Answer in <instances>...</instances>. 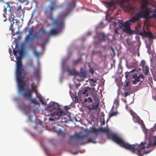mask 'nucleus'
Here are the masks:
<instances>
[{
  "mask_svg": "<svg viewBox=\"0 0 156 156\" xmlns=\"http://www.w3.org/2000/svg\"><path fill=\"white\" fill-rule=\"evenodd\" d=\"M148 0H141L142 4L140 7L142 10L140 11L134 16L125 23L123 20L116 19L118 20L117 23L119 28L122 29L124 32L129 34H132L133 31L130 28L131 23H134L139 21L141 18L149 19L150 14L152 12V11L150 9L147 8L148 5L149 3Z\"/></svg>",
  "mask_w": 156,
  "mask_h": 156,
  "instance_id": "f257e3e1",
  "label": "nucleus"
},
{
  "mask_svg": "<svg viewBox=\"0 0 156 156\" xmlns=\"http://www.w3.org/2000/svg\"><path fill=\"white\" fill-rule=\"evenodd\" d=\"M57 8L55 2H52L51 3L50 5L47 6L44 10V13L47 14V16L52 21V24L55 27V28L51 29L47 33L48 36L57 35L61 32L63 25V18L69 12L67 13L63 12L59 14L56 19H54L53 16L52 11Z\"/></svg>",
  "mask_w": 156,
  "mask_h": 156,
  "instance_id": "f03ea898",
  "label": "nucleus"
},
{
  "mask_svg": "<svg viewBox=\"0 0 156 156\" xmlns=\"http://www.w3.org/2000/svg\"><path fill=\"white\" fill-rule=\"evenodd\" d=\"M107 136L108 139H112L121 147L131 151L133 153L137 154L138 156H143L144 152L142 151L145 149V147L144 146V143L143 142H141L140 145H131L115 134L108 133Z\"/></svg>",
  "mask_w": 156,
  "mask_h": 156,
  "instance_id": "7ed1b4c3",
  "label": "nucleus"
},
{
  "mask_svg": "<svg viewBox=\"0 0 156 156\" xmlns=\"http://www.w3.org/2000/svg\"><path fill=\"white\" fill-rule=\"evenodd\" d=\"M23 66L21 59H17L16 75L19 90L20 91H22L24 90V87L25 85V83L23 80V76L22 75V73L23 71Z\"/></svg>",
  "mask_w": 156,
  "mask_h": 156,
  "instance_id": "20e7f679",
  "label": "nucleus"
},
{
  "mask_svg": "<svg viewBox=\"0 0 156 156\" xmlns=\"http://www.w3.org/2000/svg\"><path fill=\"white\" fill-rule=\"evenodd\" d=\"M33 31V27H30L29 30L28 34L26 36L25 38V41L26 43L32 44L34 41V39H37L38 38V36L37 34L33 35H32V33Z\"/></svg>",
  "mask_w": 156,
  "mask_h": 156,
  "instance_id": "39448f33",
  "label": "nucleus"
},
{
  "mask_svg": "<svg viewBox=\"0 0 156 156\" xmlns=\"http://www.w3.org/2000/svg\"><path fill=\"white\" fill-rule=\"evenodd\" d=\"M60 107L59 105L56 103H54L50 105L48 108V110L51 111L54 109H57L56 112H55L54 113V115H57L58 118L60 117L62 115L63 112L62 110H60Z\"/></svg>",
  "mask_w": 156,
  "mask_h": 156,
  "instance_id": "423d86ee",
  "label": "nucleus"
},
{
  "mask_svg": "<svg viewBox=\"0 0 156 156\" xmlns=\"http://www.w3.org/2000/svg\"><path fill=\"white\" fill-rule=\"evenodd\" d=\"M108 131V130L105 128H100L99 129H97L95 128L92 127L88 131V133H94L95 134L94 137L96 138L97 137L99 132H102L104 133H107Z\"/></svg>",
  "mask_w": 156,
  "mask_h": 156,
  "instance_id": "0eeeda50",
  "label": "nucleus"
},
{
  "mask_svg": "<svg viewBox=\"0 0 156 156\" xmlns=\"http://www.w3.org/2000/svg\"><path fill=\"white\" fill-rule=\"evenodd\" d=\"M99 101L98 99L94 100V102L88 105H86V107L88 110L90 111L92 110H97L99 107Z\"/></svg>",
  "mask_w": 156,
  "mask_h": 156,
  "instance_id": "6e6552de",
  "label": "nucleus"
},
{
  "mask_svg": "<svg viewBox=\"0 0 156 156\" xmlns=\"http://www.w3.org/2000/svg\"><path fill=\"white\" fill-rule=\"evenodd\" d=\"M143 32H139V35L141 36L144 35L146 36H148L149 39V41H150V39H154L156 38V36L155 35H153L152 33L146 32L144 29L143 27Z\"/></svg>",
  "mask_w": 156,
  "mask_h": 156,
  "instance_id": "1a4fd4ad",
  "label": "nucleus"
},
{
  "mask_svg": "<svg viewBox=\"0 0 156 156\" xmlns=\"http://www.w3.org/2000/svg\"><path fill=\"white\" fill-rule=\"evenodd\" d=\"M6 4L7 5V7H8L9 8V11L10 13V14L11 15H12L13 16L12 17V18H11L9 19V21L11 23H12L13 20H14V18H15V16H14V15L13 14V12H12L11 11V7L10 6V5L9 4L8 2L6 3Z\"/></svg>",
  "mask_w": 156,
  "mask_h": 156,
  "instance_id": "9d476101",
  "label": "nucleus"
},
{
  "mask_svg": "<svg viewBox=\"0 0 156 156\" xmlns=\"http://www.w3.org/2000/svg\"><path fill=\"white\" fill-rule=\"evenodd\" d=\"M133 78L135 79L134 80H132V81L133 84H136V82H139L140 81L139 80L140 78L138 76H137V75L136 74L133 75Z\"/></svg>",
  "mask_w": 156,
  "mask_h": 156,
  "instance_id": "9b49d317",
  "label": "nucleus"
},
{
  "mask_svg": "<svg viewBox=\"0 0 156 156\" xmlns=\"http://www.w3.org/2000/svg\"><path fill=\"white\" fill-rule=\"evenodd\" d=\"M75 137L78 139L82 140L85 138L86 135H81L80 134L77 133L75 135Z\"/></svg>",
  "mask_w": 156,
  "mask_h": 156,
  "instance_id": "f8f14e48",
  "label": "nucleus"
},
{
  "mask_svg": "<svg viewBox=\"0 0 156 156\" xmlns=\"http://www.w3.org/2000/svg\"><path fill=\"white\" fill-rule=\"evenodd\" d=\"M90 142H91L93 143H96V142L95 140H93L92 139L90 138H88L86 142L84 143H81L80 144L83 145L85 144L89 143Z\"/></svg>",
  "mask_w": 156,
  "mask_h": 156,
  "instance_id": "ddd939ff",
  "label": "nucleus"
},
{
  "mask_svg": "<svg viewBox=\"0 0 156 156\" xmlns=\"http://www.w3.org/2000/svg\"><path fill=\"white\" fill-rule=\"evenodd\" d=\"M88 87H84L81 90L79 91V93L80 94L85 95L88 92Z\"/></svg>",
  "mask_w": 156,
  "mask_h": 156,
  "instance_id": "4468645a",
  "label": "nucleus"
},
{
  "mask_svg": "<svg viewBox=\"0 0 156 156\" xmlns=\"http://www.w3.org/2000/svg\"><path fill=\"white\" fill-rule=\"evenodd\" d=\"M40 70L39 68H37L35 69L34 74L35 77H37V78H39L40 76Z\"/></svg>",
  "mask_w": 156,
  "mask_h": 156,
  "instance_id": "2eb2a0df",
  "label": "nucleus"
},
{
  "mask_svg": "<svg viewBox=\"0 0 156 156\" xmlns=\"http://www.w3.org/2000/svg\"><path fill=\"white\" fill-rule=\"evenodd\" d=\"M141 27L140 23H138L137 26L135 28V29L136 32L138 34H139V32H143V31H141L140 30Z\"/></svg>",
  "mask_w": 156,
  "mask_h": 156,
  "instance_id": "dca6fc26",
  "label": "nucleus"
},
{
  "mask_svg": "<svg viewBox=\"0 0 156 156\" xmlns=\"http://www.w3.org/2000/svg\"><path fill=\"white\" fill-rule=\"evenodd\" d=\"M23 95L24 96H26V95L27 96L30 98H31L32 96H31V91L29 90H28L27 92H24L23 94Z\"/></svg>",
  "mask_w": 156,
  "mask_h": 156,
  "instance_id": "f3484780",
  "label": "nucleus"
},
{
  "mask_svg": "<svg viewBox=\"0 0 156 156\" xmlns=\"http://www.w3.org/2000/svg\"><path fill=\"white\" fill-rule=\"evenodd\" d=\"M143 71L144 74L147 75L149 72V68L147 66H144L143 68Z\"/></svg>",
  "mask_w": 156,
  "mask_h": 156,
  "instance_id": "a211bd4d",
  "label": "nucleus"
},
{
  "mask_svg": "<svg viewBox=\"0 0 156 156\" xmlns=\"http://www.w3.org/2000/svg\"><path fill=\"white\" fill-rule=\"evenodd\" d=\"M99 35L100 36L102 37V38L100 39V41H105V36L104 34L103 33H100L99 34Z\"/></svg>",
  "mask_w": 156,
  "mask_h": 156,
  "instance_id": "6ab92c4d",
  "label": "nucleus"
},
{
  "mask_svg": "<svg viewBox=\"0 0 156 156\" xmlns=\"http://www.w3.org/2000/svg\"><path fill=\"white\" fill-rule=\"evenodd\" d=\"M77 74L81 77H84L86 76L87 74L85 71H84L80 73L77 72Z\"/></svg>",
  "mask_w": 156,
  "mask_h": 156,
  "instance_id": "aec40b11",
  "label": "nucleus"
},
{
  "mask_svg": "<svg viewBox=\"0 0 156 156\" xmlns=\"http://www.w3.org/2000/svg\"><path fill=\"white\" fill-rule=\"evenodd\" d=\"M84 101L85 103L87 102H88V103H89L90 102L92 103L93 100L91 98L88 97L87 98H85L84 100Z\"/></svg>",
  "mask_w": 156,
  "mask_h": 156,
  "instance_id": "412c9836",
  "label": "nucleus"
},
{
  "mask_svg": "<svg viewBox=\"0 0 156 156\" xmlns=\"http://www.w3.org/2000/svg\"><path fill=\"white\" fill-rule=\"evenodd\" d=\"M31 87L33 91L35 92H37V90H36V88H37V87L34 84V83H32L31 84Z\"/></svg>",
  "mask_w": 156,
  "mask_h": 156,
  "instance_id": "4be33fe9",
  "label": "nucleus"
},
{
  "mask_svg": "<svg viewBox=\"0 0 156 156\" xmlns=\"http://www.w3.org/2000/svg\"><path fill=\"white\" fill-rule=\"evenodd\" d=\"M68 71L69 72V74L70 75H73L77 74V72H76L75 70H69Z\"/></svg>",
  "mask_w": 156,
  "mask_h": 156,
  "instance_id": "5701e85b",
  "label": "nucleus"
},
{
  "mask_svg": "<svg viewBox=\"0 0 156 156\" xmlns=\"http://www.w3.org/2000/svg\"><path fill=\"white\" fill-rule=\"evenodd\" d=\"M30 98V101L31 102L33 103H34L36 105H38L39 103L37 101L36 99H32L31 98Z\"/></svg>",
  "mask_w": 156,
  "mask_h": 156,
  "instance_id": "b1692460",
  "label": "nucleus"
},
{
  "mask_svg": "<svg viewBox=\"0 0 156 156\" xmlns=\"http://www.w3.org/2000/svg\"><path fill=\"white\" fill-rule=\"evenodd\" d=\"M118 113V112H113L111 113L109 115V118H110L113 116H116Z\"/></svg>",
  "mask_w": 156,
  "mask_h": 156,
  "instance_id": "393cba45",
  "label": "nucleus"
},
{
  "mask_svg": "<svg viewBox=\"0 0 156 156\" xmlns=\"http://www.w3.org/2000/svg\"><path fill=\"white\" fill-rule=\"evenodd\" d=\"M89 67V72L92 74H93L94 73V70L93 68H92L91 67Z\"/></svg>",
  "mask_w": 156,
  "mask_h": 156,
  "instance_id": "a878e982",
  "label": "nucleus"
},
{
  "mask_svg": "<svg viewBox=\"0 0 156 156\" xmlns=\"http://www.w3.org/2000/svg\"><path fill=\"white\" fill-rule=\"evenodd\" d=\"M18 53L19 55L21 56L22 55L23 53V50L22 49H20L18 50Z\"/></svg>",
  "mask_w": 156,
  "mask_h": 156,
  "instance_id": "bb28decb",
  "label": "nucleus"
},
{
  "mask_svg": "<svg viewBox=\"0 0 156 156\" xmlns=\"http://www.w3.org/2000/svg\"><path fill=\"white\" fill-rule=\"evenodd\" d=\"M119 29V28L117 27L115 29L114 34H117L118 35L119 34V33L118 31V30Z\"/></svg>",
  "mask_w": 156,
  "mask_h": 156,
  "instance_id": "cd10ccee",
  "label": "nucleus"
},
{
  "mask_svg": "<svg viewBox=\"0 0 156 156\" xmlns=\"http://www.w3.org/2000/svg\"><path fill=\"white\" fill-rule=\"evenodd\" d=\"M152 18H156V14H153L152 15L150 16L149 19Z\"/></svg>",
  "mask_w": 156,
  "mask_h": 156,
  "instance_id": "c85d7f7f",
  "label": "nucleus"
},
{
  "mask_svg": "<svg viewBox=\"0 0 156 156\" xmlns=\"http://www.w3.org/2000/svg\"><path fill=\"white\" fill-rule=\"evenodd\" d=\"M40 31L42 34H45L46 33L45 30L44 28L41 29L40 30Z\"/></svg>",
  "mask_w": 156,
  "mask_h": 156,
  "instance_id": "c756f323",
  "label": "nucleus"
},
{
  "mask_svg": "<svg viewBox=\"0 0 156 156\" xmlns=\"http://www.w3.org/2000/svg\"><path fill=\"white\" fill-rule=\"evenodd\" d=\"M34 55L37 57H38L39 55V52L35 50L34 51Z\"/></svg>",
  "mask_w": 156,
  "mask_h": 156,
  "instance_id": "7c9ffc66",
  "label": "nucleus"
},
{
  "mask_svg": "<svg viewBox=\"0 0 156 156\" xmlns=\"http://www.w3.org/2000/svg\"><path fill=\"white\" fill-rule=\"evenodd\" d=\"M153 146L152 145V143L149 142L147 145L146 148H150L151 147Z\"/></svg>",
  "mask_w": 156,
  "mask_h": 156,
  "instance_id": "2f4dec72",
  "label": "nucleus"
},
{
  "mask_svg": "<svg viewBox=\"0 0 156 156\" xmlns=\"http://www.w3.org/2000/svg\"><path fill=\"white\" fill-rule=\"evenodd\" d=\"M89 80L90 81V82H92V83H96L97 82V80L93 79H90Z\"/></svg>",
  "mask_w": 156,
  "mask_h": 156,
  "instance_id": "473e14b6",
  "label": "nucleus"
},
{
  "mask_svg": "<svg viewBox=\"0 0 156 156\" xmlns=\"http://www.w3.org/2000/svg\"><path fill=\"white\" fill-rule=\"evenodd\" d=\"M138 76L140 79V78L144 79V76L142 74H140Z\"/></svg>",
  "mask_w": 156,
  "mask_h": 156,
  "instance_id": "72a5a7b5",
  "label": "nucleus"
},
{
  "mask_svg": "<svg viewBox=\"0 0 156 156\" xmlns=\"http://www.w3.org/2000/svg\"><path fill=\"white\" fill-rule=\"evenodd\" d=\"M152 145L153 146L156 145V136L155 137V140L153 143H152Z\"/></svg>",
  "mask_w": 156,
  "mask_h": 156,
  "instance_id": "f704fd0d",
  "label": "nucleus"
},
{
  "mask_svg": "<svg viewBox=\"0 0 156 156\" xmlns=\"http://www.w3.org/2000/svg\"><path fill=\"white\" fill-rule=\"evenodd\" d=\"M13 53H14V55L16 56L17 55V53H18V50L17 51H16L15 50H13Z\"/></svg>",
  "mask_w": 156,
  "mask_h": 156,
  "instance_id": "c9c22d12",
  "label": "nucleus"
},
{
  "mask_svg": "<svg viewBox=\"0 0 156 156\" xmlns=\"http://www.w3.org/2000/svg\"><path fill=\"white\" fill-rule=\"evenodd\" d=\"M45 44L43 43L41 45V47L43 49H44V48Z\"/></svg>",
  "mask_w": 156,
  "mask_h": 156,
  "instance_id": "e433bc0d",
  "label": "nucleus"
},
{
  "mask_svg": "<svg viewBox=\"0 0 156 156\" xmlns=\"http://www.w3.org/2000/svg\"><path fill=\"white\" fill-rule=\"evenodd\" d=\"M64 108L65 110L67 111L69 109H70V108H69L68 106H66L64 107Z\"/></svg>",
  "mask_w": 156,
  "mask_h": 156,
  "instance_id": "4c0bfd02",
  "label": "nucleus"
},
{
  "mask_svg": "<svg viewBox=\"0 0 156 156\" xmlns=\"http://www.w3.org/2000/svg\"><path fill=\"white\" fill-rule=\"evenodd\" d=\"M90 83L91 86L94 87L96 85V84L95 83H92V82H90Z\"/></svg>",
  "mask_w": 156,
  "mask_h": 156,
  "instance_id": "58836bf2",
  "label": "nucleus"
},
{
  "mask_svg": "<svg viewBox=\"0 0 156 156\" xmlns=\"http://www.w3.org/2000/svg\"><path fill=\"white\" fill-rule=\"evenodd\" d=\"M80 59H79L77 60V61H75L74 62V64H76L78 62H79L80 61Z\"/></svg>",
  "mask_w": 156,
  "mask_h": 156,
  "instance_id": "ea45409f",
  "label": "nucleus"
},
{
  "mask_svg": "<svg viewBox=\"0 0 156 156\" xmlns=\"http://www.w3.org/2000/svg\"><path fill=\"white\" fill-rule=\"evenodd\" d=\"M117 23L116 22H113L112 23V25L113 26H114V27H115V26L117 25Z\"/></svg>",
  "mask_w": 156,
  "mask_h": 156,
  "instance_id": "a19ab883",
  "label": "nucleus"
},
{
  "mask_svg": "<svg viewBox=\"0 0 156 156\" xmlns=\"http://www.w3.org/2000/svg\"><path fill=\"white\" fill-rule=\"evenodd\" d=\"M4 9H3V11L5 12L6 14V8L5 7V6H4Z\"/></svg>",
  "mask_w": 156,
  "mask_h": 156,
  "instance_id": "79ce46f5",
  "label": "nucleus"
},
{
  "mask_svg": "<svg viewBox=\"0 0 156 156\" xmlns=\"http://www.w3.org/2000/svg\"><path fill=\"white\" fill-rule=\"evenodd\" d=\"M14 22H12V23H11L10 24V27L11 28H12V27L13 26V24H14Z\"/></svg>",
  "mask_w": 156,
  "mask_h": 156,
  "instance_id": "37998d69",
  "label": "nucleus"
},
{
  "mask_svg": "<svg viewBox=\"0 0 156 156\" xmlns=\"http://www.w3.org/2000/svg\"><path fill=\"white\" fill-rule=\"evenodd\" d=\"M75 137V136H69V138L70 139H73L74 138V137Z\"/></svg>",
  "mask_w": 156,
  "mask_h": 156,
  "instance_id": "c03bdc74",
  "label": "nucleus"
},
{
  "mask_svg": "<svg viewBox=\"0 0 156 156\" xmlns=\"http://www.w3.org/2000/svg\"><path fill=\"white\" fill-rule=\"evenodd\" d=\"M70 5H72L73 7L75 6V3L74 2H72Z\"/></svg>",
  "mask_w": 156,
  "mask_h": 156,
  "instance_id": "a18cd8bd",
  "label": "nucleus"
},
{
  "mask_svg": "<svg viewBox=\"0 0 156 156\" xmlns=\"http://www.w3.org/2000/svg\"><path fill=\"white\" fill-rule=\"evenodd\" d=\"M125 96L126 97L128 95V93L127 92H125Z\"/></svg>",
  "mask_w": 156,
  "mask_h": 156,
  "instance_id": "49530a36",
  "label": "nucleus"
},
{
  "mask_svg": "<svg viewBox=\"0 0 156 156\" xmlns=\"http://www.w3.org/2000/svg\"><path fill=\"white\" fill-rule=\"evenodd\" d=\"M28 0H21V2H27Z\"/></svg>",
  "mask_w": 156,
  "mask_h": 156,
  "instance_id": "de8ad7c7",
  "label": "nucleus"
},
{
  "mask_svg": "<svg viewBox=\"0 0 156 156\" xmlns=\"http://www.w3.org/2000/svg\"><path fill=\"white\" fill-rule=\"evenodd\" d=\"M49 120L50 121H52L54 120L52 118H50L49 119Z\"/></svg>",
  "mask_w": 156,
  "mask_h": 156,
  "instance_id": "09e8293b",
  "label": "nucleus"
},
{
  "mask_svg": "<svg viewBox=\"0 0 156 156\" xmlns=\"http://www.w3.org/2000/svg\"><path fill=\"white\" fill-rule=\"evenodd\" d=\"M10 29L11 30L12 32H13L14 31V29L12 28H10Z\"/></svg>",
  "mask_w": 156,
  "mask_h": 156,
  "instance_id": "8fccbe9b",
  "label": "nucleus"
},
{
  "mask_svg": "<svg viewBox=\"0 0 156 156\" xmlns=\"http://www.w3.org/2000/svg\"><path fill=\"white\" fill-rule=\"evenodd\" d=\"M135 70H136L135 69H132V70L130 72H134L135 71Z\"/></svg>",
  "mask_w": 156,
  "mask_h": 156,
  "instance_id": "3c124183",
  "label": "nucleus"
},
{
  "mask_svg": "<svg viewBox=\"0 0 156 156\" xmlns=\"http://www.w3.org/2000/svg\"><path fill=\"white\" fill-rule=\"evenodd\" d=\"M5 13H4V14H3V16L5 18H6V15H5Z\"/></svg>",
  "mask_w": 156,
  "mask_h": 156,
  "instance_id": "603ef678",
  "label": "nucleus"
},
{
  "mask_svg": "<svg viewBox=\"0 0 156 156\" xmlns=\"http://www.w3.org/2000/svg\"><path fill=\"white\" fill-rule=\"evenodd\" d=\"M142 63L143 65H144L145 64V62L144 61H142Z\"/></svg>",
  "mask_w": 156,
  "mask_h": 156,
  "instance_id": "864d4df0",
  "label": "nucleus"
},
{
  "mask_svg": "<svg viewBox=\"0 0 156 156\" xmlns=\"http://www.w3.org/2000/svg\"><path fill=\"white\" fill-rule=\"evenodd\" d=\"M146 47H147V48H148V49H150V46H147Z\"/></svg>",
  "mask_w": 156,
  "mask_h": 156,
  "instance_id": "5fc2aeb1",
  "label": "nucleus"
},
{
  "mask_svg": "<svg viewBox=\"0 0 156 156\" xmlns=\"http://www.w3.org/2000/svg\"><path fill=\"white\" fill-rule=\"evenodd\" d=\"M94 51H92V53L93 54L94 52Z\"/></svg>",
  "mask_w": 156,
  "mask_h": 156,
  "instance_id": "6e6d98bb",
  "label": "nucleus"
},
{
  "mask_svg": "<svg viewBox=\"0 0 156 156\" xmlns=\"http://www.w3.org/2000/svg\"><path fill=\"white\" fill-rule=\"evenodd\" d=\"M127 107H128V105H126V108H127Z\"/></svg>",
  "mask_w": 156,
  "mask_h": 156,
  "instance_id": "4d7b16f0",
  "label": "nucleus"
},
{
  "mask_svg": "<svg viewBox=\"0 0 156 156\" xmlns=\"http://www.w3.org/2000/svg\"><path fill=\"white\" fill-rule=\"evenodd\" d=\"M112 51H114V49H113L112 48Z\"/></svg>",
  "mask_w": 156,
  "mask_h": 156,
  "instance_id": "13d9d810",
  "label": "nucleus"
},
{
  "mask_svg": "<svg viewBox=\"0 0 156 156\" xmlns=\"http://www.w3.org/2000/svg\"><path fill=\"white\" fill-rule=\"evenodd\" d=\"M7 20V19H6V20H4V21H5L6 20Z\"/></svg>",
  "mask_w": 156,
  "mask_h": 156,
  "instance_id": "bf43d9fd",
  "label": "nucleus"
},
{
  "mask_svg": "<svg viewBox=\"0 0 156 156\" xmlns=\"http://www.w3.org/2000/svg\"><path fill=\"white\" fill-rule=\"evenodd\" d=\"M112 19H113V18H111V20H112Z\"/></svg>",
  "mask_w": 156,
  "mask_h": 156,
  "instance_id": "052dcab7",
  "label": "nucleus"
},
{
  "mask_svg": "<svg viewBox=\"0 0 156 156\" xmlns=\"http://www.w3.org/2000/svg\"><path fill=\"white\" fill-rule=\"evenodd\" d=\"M126 86H127L128 85V83L127 84H126Z\"/></svg>",
  "mask_w": 156,
  "mask_h": 156,
  "instance_id": "680f3d73",
  "label": "nucleus"
},
{
  "mask_svg": "<svg viewBox=\"0 0 156 156\" xmlns=\"http://www.w3.org/2000/svg\"><path fill=\"white\" fill-rule=\"evenodd\" d=\"M87 95H88V94H86V96H87Z\"/></svg>",
  "mask_w": 156,
  "mask_h": 156,
  "instance_id": "e2e57ef3",
  "label": "nucleus"
},
{
  "mask_svg": "<svg viewBox=\"0 0 156 156\" xmlns=\"http://www.w3.org/2000/svg\"><path fill=\"white\" fill-rule=\"evenodd\" d=\"M91 33H89V34H90Z\"/></svg>",
  "mask_w": 156,
  "mask_h": 156,
  "instance_id": "0e129e2a",
  "label": "nucleus"
},
{
  "mask_svg": "<svg viewBox=\"0 0 156 156\" xmlns=\"http://www.w3.org/2000/svg\"><path fill=\"white\" fill-rule=\"evenodd\" d=\"M20 8H21V6H20V8H19V9H20Z\"/></svg>",
  "mask_w": 156,
  "mask_h": 156,
  "instance_id": "69168bd1",
  "label": "nucleus"
},
{
  "mask_svg": "<svg viewBox=\"0 0 156 156\" xmlns=\"http://www.w3.org/2000/svg\"><path fill=\"white\" fill-rule=\"evenodd\" d=\"M155 12L156 13V10L155 11Z\"/></svg>",
  "mask_w": 156,
  "mask_h": 156,
  "instance_id": "338daca9",
  "label": "nucleus"
},
{
  "mask_svg": "<svg viewBox=\"0 0 156 156\" xmlns=\"http://www.w3.org/2000/svg\"><path fill=\"white\" fill-rule=\"evenodd\" d=\"M125 102H126V101H125Z\"/></svg>",
  "mask_w": 156,
  "mask_h": 156,
  "instance_id": "774afa93",
  "label": "nucleus"
}]
</instances>
